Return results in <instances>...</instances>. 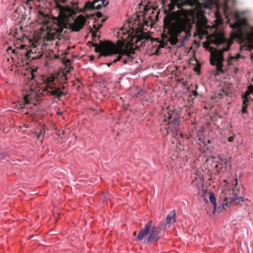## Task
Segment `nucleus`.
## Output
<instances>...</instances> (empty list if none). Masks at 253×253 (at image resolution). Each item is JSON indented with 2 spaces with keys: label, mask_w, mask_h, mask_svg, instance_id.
<instances>
[{
  "label": "nucleus",
  "mask_w": 253,
  "mask_h": 253,
  "mask_svg": "<svg viewBox=\"0 0 253 253\" xmlns=\"http://www.w3.org/2000/svg\"><path fill=\"white\" fill-rule=\"evenodd\" d=\"M67 84V83L66 82H64V84Z\"/></svg>",
  "instance_id": "obj_59"
},
{
  "label": "nucleus",
  "mask_w": 253,
  "mask_h": 253,
  "mask_svg": "<svg viewBox=\"0 0 253 253\" xmlns=\"http://www.w3.org/2000/svg\"><path fill=\"white\" fill-rule=\"evenodd\" d=\"M58 18V17L57 18H54L53 19L52 23L50 25H48V24L49 23V22L50 21V17L49 15L48 14H45L41 11H40L39 12V14L38 16V20L39 23H41L43 25V27L41 28V30L44 31V28H45L46 30H47L45 38H46L48 41L52 40L48 39V33L50 29V27L52 26V24L54 23L55 19H56Z\"/></svg>",
  "instance_id": "obj_10"
},
{
  "label": "nucleus",
  "mask_w": 253,
  "mask_h": 253,
  "mask_svg": "<svg viewBox=\"0 0 253 253\" xmlns=\"http://www.w3.org/2000/svg\"><path fill=\"white\" fill-rule=\"evenodd\" d=\"M62 80L63 81H67V75L65 73H63L62 75Z\"/></svg>",
  "instance_id": "obj_28"
},
{
  "label": "nucleus",
  "mask_w": 253,
  "mask_h": 253,
  "mask_svg": "<svg viewBox=\"0 0 253 253\" xmlns=\"http://www.w3.org/2000/svg\"><path fill=\"white\" fill-rule=\"evenodd\" d=\"M36 47H33L30 50L27 51L26 53L25 54V56L27 57L28 60H30V59H37L41 57L42 55L41 54L39 56L35 55L36 53Z\"/></svg>",
  "instance_id": "obj_17"
},
{
  "label": "nucleus",
  "mask_w": 253,
  "mask_h": 253,
  "mask_svg": "<svg viewBox=\"0 0 253 253\" xmlns=\"http://www.w3.org/2000/svg\"><path fill=\"white\" fill-rule=\"evenodd\" d=\"M164 121L168 122V126L166 127L167 134L171 133L172 136L176 137V139L183 137L179 128L181 118L178 117L176 111H169L167 114L164 115Z\"/></svg>",
  "instance_id": "obj_5"
},
{
  "label": "nucleus",
  "mask_w": 253,
  "mask_h": 253,
  "mask_svg": "<svg viewBox=\"0 0 253 253\" xmlns=\"http://www.w3.org/2000/svg\"><path fill=\"white\" fill-rule=\"evenodd\" d=\"M24 46H26V45H22V48H24Z\"/></svg>",
  "instance_id": "obj_57"
},
{
  "label": "nucleus",
  "mask_w": 253,
  "mask_h": 253,
  "mask_svg": "<svg viewBox=\"0 0 253 253\" xmlns=\"http://www.w3.org/2000/svg\"><path fill=\"white\" fill-rule=\"evenodd\" d=\"M29 103V95L25 96L24 97V105L28 104Z\"/></svg>",
  "instance_id": "obj_23"
},
{
  "label": "nucleus",
  "mask_w": 253,
  "mask_h": 253,
  "mask_svg": "<svg viewBox=\"0 0 253 253\" xmlns=\"http://www.w3.org/2000/svg\"><path fill=\"white\" fill-rule=\"evenodd\" d=\"M214 44L219 46L221 44H225V46L221 49H214V50L211 53V57L210 59L211 64L213 66H216L217 73L215 76L218 75L219 73H223V61H224L223 52L229 50L230 46L232 43L231 41H227L222 36H217L214 40Z\"/></svg>",
  "instance_id": "obj_4"
},
{
  "label": "nucleus",
  "mask_w": 253,
  "mask_h": 253,
  "mask_svg": "<svg viewBox=\"0 0 253 253\" xmlns=\"http://www.w3.org/2000/svg\"><path fill=\"white\" fill-rule=\"evenodd\" d=\"M106 20V18H103V19H102L101 21L102 22H104Z\"/></svg>",
  "instance_id": "obj_48"
},
{
  "label": "nucleus",
  "mask_w": 253,
  "mask_h": 253,
  "mask_svg": "<svg viewBox=\"0 0 253 253\" xmlns=\"http://www.w3.org/2000/svg\"><path fill=\"white\" fill-rule=\"evenodd\" d=\"M102 0V3L104 4V6H106L108 4L109 1L107 0ZM98 0H95V1H97Z\"/></svg>",
  "instance_id": "obj_30"
},
{
  "label": "nucleus",
  "mask_w": 253,
  "mask_h": 253,
  "mask_svg": "<svg viewBox=\"0 0 253 253\" xmlns=\"http://www.w3.org/2000/svg\"><path fill=\"white\" fill-rule=\"evenodd\" d=\"M235 58V57L234 56H230L228 58V59H227V62H228V64L229 65L231 64V63H232V60H234Z\"/></svg>",
  "instance_id": "obj_25"
},
{
  "label": "nucleus",
  "mask_w": 253,
  "mask_h": 253,
  "mask_svg": "<svg viewBox=\"0 0 253 253\" xmlns=\"http://www.w3.org/2000/svg\"><path fill=\"white\" fill-rule=\"evenodd\" d=\"M37 137L38 139H39V140H40L41 139L43 138H42V135L39 133L37 134Z\"/></svg>",
  "instance_id": "obj_44"
},
{
  "label": "nucleus",
  "mask_w": 253,
  "mask_h": 253,
  "mask_svg": "<svg viewBox=\"0 0 253 253\" xmlns=\"http://www.w3.org/2000/svg\"><path fill=\"white\" fill-rule=\"evenodd\" d=\"M123 62L124 64H126L127 62V60L126 59H125L124 60Z\"/></svg>",
  "instance_id": "obj_47"
},
{
  "label": "nucleus",
  "mask_w": 253,
  "mask_h": 253,
  "mask_svg": "<svg viewBox=\"0 0 253 253\" xmlns=\"http://www.w3.org/2000/svg\"><path fill=\"white\" fill-rule=\"evenodd\" d=\"M131 22H129V27L130 29L132 30V33H134V36L133 39H136L135 42L138 44L140 42V45L141 46H145L146 44L148 42H152L153 39L151 38L150 36L148 35L146 33L142 31V27L140 25L135 29H133V27H130V25Z\"/></svg>",
  "instance_id": "obj_8"
},
{
  "label": "nucleus",
  "mask_w": 253,
  "mask_h": 253,
  "mask_svg": "<svg viewBox=\"0 0 253 253\" xmlns=\"http://www.w3.org/2000/svg\"><path fill=\"white\" fill-rule=\"evenodd\" d=\"M34 72H36V70H33L31 73V75L32 76V79H34L35 78Z\"/></svg>",
  "instance_id": "obj_42"
},
{
  "label": "nucleus",
  "mask_w": 253,
  "mask_h": 253,
  "mask_svg": "<svg viewBox=\"0 0 253 253\" xmlns=\"http://www.w3.org/2000/svg\"><path fill=\"white\" fill-rule=\"evenodd\" d=\"M252 93L253 95V86L250 85L248 86V90L246 91L245 95L243 96V98L244 99L242 110V112L243 114H245L247 113L246 109L248 106V103L250 99V97L249 96Z\"/></svg>",
  "instance_id": "obj_12"
},
{
  "label": "nucleus",
  "mask_w": 253,
  "mask_h": 253,
  "mask_svg": "<svg viewBox=\"0 0 253 253\" xmlns=\"http://www.w3.org/2000/svg\"><path fill=\"white\" fill-rule=\"evenodd\" d=\"M235 184L233 189L229 190L227 193H225V197H224V202L225 203H223L222 206H229L233 202L237 201V203H244L245 199L243 197L241 196V189L240 186L238 185L237 178H235Z\"/></svg>",
  "instance_id": "obj_7"
},
{
  "label": "nucleus",
  "mask_w": 253,
  "mask_h": 253,
  "mask_svg": "<svg viewBox=\"0 0 253 253\" xmlns=\"http://www.w3.org/2000/svg\"><path fill=\"white\" fill-rule=\"evenodd\" d=\"M96 33L95 31L94 32H92V37L94 39L95 38H99V36H98L97 34H96Z\"/></svg>",
  "instance_id": "obj_33"
},
{
  "label": "nucleus",
  "mask_w": 253,
  "mask_h": 253,
  "mask_svg": "<svg viewBox=\"0 0 253 253\" xmlns=\"http://www.w3.org/2000/svg\"><path fill=\"white\" fill-rule=\"evenodd\" d=\"M192 94L194 96H195V97H197L198 95V92L196 91V90H193L192 91Z\"/></svg>",
  "instance_id": "obj_37"
},
{
  "label": "nucleus",
  "mask_w": 253,
  "mask_h": 253,
  "mask_svg": "<svg viewBox=\"0 0 253 253\" xmlns=\"http://www.w3.org/2000/svg\"><path fill=\"white\" fill-rule=\"evenodd\" d=\"M160 48L158 47L156 50V52H155V54L156 55H158L159 53H160Z\"/></svg>",
  "instance_id": "obj_43"
},
{
  "label": "nucleus",
  "mask_w": 253,
  "mask_h": 253,
  "mask_svg": "<svg viewBox=\"0 0 253 253\" xmlns=\"http://www.w3.org/2000/svg\"><path fill=\"white\" fill-rule=\"evenodd\" d=\"M149 18L151 19V20H153V19H151V17L150 16H149Z\"/></svg>",
  "instance_id": "obj_58"
},
{
  "label": "nucleus",
  "mask_w": 253,
  "mask_h": 253,
  "mask_svg": "<svg viewBox=\"0 0 253 253\" xmlns=\"http://www.w3.org/2000/svg\"><path fill=\"white\" fill-rule=\"evenodd\" d=\"M45 133V130L44 129H42V130H41V131L38 133L39 134H41L42 135V138H43V135Z\"/></svg>",
  "instance_id": "obj_34"
},
{
  "label": "nucleus",
  "mask_w": 253,
  "mask_h": 253,
  "mask_svg": "<svg viewBox=\"0 0 253 253\" xmlns=\"http://www.w3.org/2000/svg\"><path fill=\"white\" fill-rule=\"evenodd\" d=\"M170 0V3L169 4V10H172L174 8V4L173 3V1L172 0Z\"/></svg>",
  "instance_id": "obj_24"
},
{
  "label": "nucleus",
  "mask_w": 253,
  "mask_h": 253,
  "mask_svg": "<svg viewBox=\"0 0 253 253\" xmlns=\"http://www.w3.org/2000/svg\"><path fill=\"white\" fill-rule=\"evenodd\" d=\"M54 77L51 76L49 77L47 79L46 88L48 93L57 98L60 99L62 95H66V93L62 91L60 87H56L54 86Z\"/></svg>",
  "instance_id": "obj_9"
},
{
  "label": "nucleus",
  "mask_w": 253,
  "mask_h": 253,
  "mask_svg": "<svg viewBox=\"0 0 253 253\" xmlns=\"http://www.w3.org/2000/svg\"><path fill=\"white\" fill-rule=\"evenodd\" d=\"M61 88V90L62 91L65 92V93H66V94H67V92L66 91H64V90L66 89V86L63 85L62 87H60Z\"/></svg>",
  "instance_id": "obj_38"
},
{
  "label": "nucleus",
  "mask_w": 253,
  "mask_h": 253,
  "mask_svg": "<svg viewBox=\"0 0 253 253\" xmlns=\"http://www.w3.org/2000/svg\"><path fill=\"white\" fill-rule=\"evenodd\" d=\"M167 43H165L164 42H161L159 45V47L160 48H163V47H164L166 45Z\"/></svg>",
  "instance_id": "obj_31"
},
{
  "label": "nucleus",
  "mask_w": 253,
  "mask_h": 253,
  "mask_svg": "<svg viewBox=\"0 0 253 253\" xmlns=\"http://www.w3.org/2000/svg\"><path fill=\"white\" fill-rule=\"evenodd\" d=\"M71 4L73 6V7H71V6H70L71 8L72 9H75L77 7H78V6H76L77 5H78V2H75V1H72L71 2Z\"/></svg>",
  "instance_id": "obj_26"
},
{
  "label": "nucleus",
  "mask_w": 253,
  "mask_h": 253,
  "mask_svg": "<svg viewBox=\"0 0 253 253\" xmlns=\"http://www.w3.org/2000/svg\"><path fill=\"white\" fill-rule=\"evenodd\" d=\"M209 199L211 203L213 205L214 210L213 212L215 211L216 210V199L215 198L214 195L213 193H211L209 196Z\"/></svg>",
  "instance_id": "obj_18"
},
{
  "label": "nucleus",
  "mask_w": 253,
  "mask_h": 253,
  "mask_svg": "<svg viewBox=\"0 0 253 253\" xmlns=\"http://www.w3.org/2000/svg\"><path fill=\"white\" fill-rule=\"evenodd\" d=\"M92 46L95 47V51L100 53V56H107L113 54H119L117 58L113 60L111 63L107 64L108 67H110L112 63H115L121 59L123 55H126L129 58L132 59L133 55L135 54V49L132 47L126 46L123 49L120 47L111 42H100L98 45L97 43H91Z\"/></svg>",
  "instance_id": "obj_3"
},
{
  "label": "nucleus",
  "mask_w": 253,
  "mask_h": 253,
  "mask_svg": "<svg viewBox=\"0 0 253 253\" xmlns=\"http://www.w3.org/2000/svg\"><path fill=\"white\" fill-rule=\"evenodd\" d=\"M95 16L94 14H86L85 17L86 18H89L92 17H94Z\"/></svg>",
  "instance_id": "obj_36"
},
{
  "label": "nucleus",
  "mask_w": 253,
  "mask_h": 253,
  "mask_svg": "<svg viewBox=\"0 0 253 253\" xmlns=\"http://www.w3.org/2000/svg\"><path fill=\"white\" fill-rule=\"evenodd\" d=\"M200 66H196L194 68V71L195 72H199L200 71Z\"/></svg>",
  "instance_id": "obj_40"
},
{
  "label": "nucleus",
  "mask_w": 253,
  "mask_h": 253,
  "mask_svg": "<svg viewBox=\"0 0 253 253\" xmlns=\"http://www.w3.org/2000/svg\"><path fill=\"white\" fill-rule=\"evenodd\" d=\"M166 0H162V2H163V4H165V2H166Z\"/></svg>",
  "instance_id": "obj_49"
},
{
  "label": "nucleus",
  "mask_w": 253,
  "mask_h": 253,
  "mask_svg": "<svg viewBox=\"0 0 253 253\" xmlns=\"http://www.w3.org/2000/svg\"><path fill=\"white\" fill-rule=\"evenodd\" d=\"M102 5L105 6L102 3V0H98L97 1H95V0H93V2L88 1L85 3L84 8H79L78 12L84 13L86 11L89 10L100 9L102 7Z\"/></svg>",
  "instance_id": "obj_11"
},
{
  "label": "nucleus",
  "mask_w": 253,
  "mask_h": 253,
  "mask_svg": "<svg viewBox=\"0 0 253 253\" xmlns=\"http://www.w3.org/2000/svg\"><path fill=\"white\" fill-rule=\"evenodd\" d=\"M213 0H206L204 3V6L205 8H210L212 6Z\"/></svg>",
  "instance_id": "obj_20"
},
{
  "label": "nucleus",
  "mask_w": 253,
  "mask_h": 253,
  "mask_svg": "<svg viewBox=\"0 0 253 253\" xmlns=\"http://www.w3.org/2000/svg\"><path fill=\"white\" fill-rule=\"evenodd\" d=\"M145 18H146V15H145V17L144 18V25H146V26H148V24H149V22L145 20Z\"/></svg>",
  "instance_id": "obj_39"
},
{
  "label": "nucleus",
  "mask_w": 253,
  "mask_h": 253,
  "mask_svg": "<svg viewBox=\"0 0 253 253\" xmlns=\"http://www.w3.org/2000/svg\"><path fill=\"white\" fill-rule=\"evenodd\" d=\"M222 165H220V164H217L215 166L217 170L222 169Z\"/></svg>",
  "instance_id": "obj_32"
},
{
  "label": "nucleus",
  "mask_w": 253,
  "mask_h": 253,
  "mask_svg": "<svg viewBox=\"0 0 253 253\" xmlns=\"http://www.w3.org/2000/svg\"><path fill=\"white\" fill-rule=\"evenodd\" d=\"M215 17L217 20H219L220 21H222V19L220 18V14L218 12H216L215 13Z\"/></svg>",
  "instance_id": "obj_29"
},
{
  "label": "nucleus",
  "mask_w": 253,
  "mask_h": 253,
  "mask_svg": "<svg viewBox=\"0 0 253 253\" xmlns=\"http://www.w3.org/2000/svg\"><path fill=\"white\" fill-rule=\"evenodd\" d=\"M89 43H91V42H88V44H89Z\"/></svg>",
  "instance_id": "obj_61"
},
{
  "label": "nucleus",
  "mask_w": 253,
  "mask_h": 253,
  "mask_svg": "<svg viewBox=\"0 0 253 253\" xmlns=\"http://www.w3.org/2000/svg\"><path fill=\"white\" fill-rule=\"evenodd\" d=\"M198 87V85H195V88H196V89H197Z\"/></svg>",
  "instance_id": "obj_54"
},
{
  "label": "nucleus",
  "mask_w": 253,
  "mask_h": 253,
  "mask_svg": "<svg viewBox=\"0 0 253 253\" xmlns=\"http://www.w3.org/2000/svg\"><path fill=\"white\" fill-rule=\"evenodd\" d=\"M130 93L132 97L139 98L144 95L145 91L138 86L131 89Z\"/></svg>",
  "instance_id": "obj_16"
},
{
  "label": "nucleus",
  "mask_w": 253,
  "mask_h": 253,
  "mask_svg": "<svg viewBox=\"0 0 253 253\" xmlns=\"http://www.w3.org/2000/svg\"><path fill=\"white\" fill-rule=\"evenodd\" d=\"M250 47H251V49H253V45H251L250 46Z\"/></svg>",
  "instance_id": "obj_53"
},
{
  "label": "nucleus",
  "mask_w": 253,
  "mask_h": 253,
  "mask_svg": "<svg viewBox=\"0 0 253 253\" xmlns=\"http://www.w3.org/2000/svg\"><path fill=\"white\" fill-rule=\"evenodd\" d=\"M245 23L244 21H236L234 23L231 25V27L233 29H237L239 30V33L237 34V37L242 38L243 36V34L242 32V26Z\"/></svg>",
  "instance_id": "obj_14"
},
{
  "label": "nucleus",
  "mask_w": 253,
  "mask_h": 253,
  "mask_svg": "<svg viewBox=\"0 0 253 253\" xmlns=\"http://www.w3.org/2000/svg\"><path fill=\"white\" fill-rule=\"evenodd\" d=\"M219 160L220 162H218L220 165L225 166V170L230 171L232 169V158L231 157H219Z\"/></svg>",
  "instance_id": "obj_13"
},
{
  "label": "nucleus",
  "mask_w": 253,
  "mask_h": 253,
  "mask_svg": "<svg viewBox=\"0 0 253 253\" xmlns=\"http://www.w3.org/2000/svg\"><path fill=\"white\" fill-rule=\"evenodd\" d=\"M149 233V236L145 242L150 243L153 241L158 240L160 238L158 228L156 226H152V221H148L145 224L144 228L140 231L136 237L137 241H141Z\"/></svg>",
  "instance_id": "obj_6"
},
{
  "label": "nucleus",
  "mask_w": 253,
  "mask_h": 253,
  "mask_svg": "<svg viewBox=\"0 0 253 253\" xmlns=\"http://www.w3.org/2000/svg\"><path fill=\"white\" fill-rule=\"evenodd\" d=\"M67 62H70V60L69 59H68V60H67Z\"/></svg>",
  "instance_id": "obj_56"
},
{
  "label": "nucleus",
  "mask_w": 253,
  "mask_h": 253,
  "mask_svg": "<svg viewBox=\"0 0 253 253\" xmlns=\"http://www.w3.org/2000/svg\"><path fill=\"white\" fill-rule=\"evenodd\" d=\"M67 1V0H56V6L57 7V8L58 9V7H57V3L58 2L60 5H61L59 3V2H61L62 3H66Z\"/></svg>",
  "instance_id": "obj_27"
},
{
  "label": "nucleus",
  "mask_w": 253,
  "mask_h": 253,
  "mask_svg": "<svg viewBox=\"0 0 253 253\" xmlns=\"http://www.w3.org/2000/svg\"><path fill=\"white\" fill-rule=\"evenodd\" d=\"M164 32L163 39H168L171 45H176L178 42V37L182 33L187 35L191 28L190 20L186 10L181 9L167 14L164 18Z\"/></svg>",
  "instance_id": "obj_2"
},
{
  "label": "nucleus",
  "mask_w": 253,
  "mask_h": 253,
  "mask_svg": "<svg viewBox=\"0 0 253 253\" xmlns=\"http://www.w3.org/2000/svg\"><path fill=\"white\" fill-rule=\"evenodd\" d=\"M96 16L98 18H101L102 16V13L101 12L98 11L96 13Z\"/></svg>",
  "instance_id": "obj_35"
},
{
  "label": "nucleus",
  "mask_w": 253,
  "mask_h": 253,
  "mask_svg": "<svg viewBox=\"0 0 253 253\" xmlns=\"http://www.w3.org/2000/svg\"><path fill=\"white\" fill-rule=\"evenodd\" d=\"M234 140V137L233 136H230L228 138V141L230 142H232Z\"/></svg>",
  "instance_id": "obj_41"
},
{
  "label": "nucleus",
  "mask_w": 253,
  "mask_h": 253,
  "mask_svg": "<svg viewBox=\"0 0 253 253\" xmlns=\"http://www.w3.org/2000/svg\"><path fill=\"white\" fill-rule=\"evenodd\" d=\"M235 58H234V60L235 59H238L240 57V55L239 54H237L236 56H234Z\"/></svg>",
  "instance_id": "obj_45"
},
{
  "label": "nucleus",
  "mask_w": 253,
  "mask_h": 253,
  "mask_svg": "<svg viewBox=\"0 0 253 253\" xmlns=\"http://www.w3.org/2000/svg\"><path fill=\"white\" fill-rule=\"evenodd\" d=\"M57 5L59 14L48 31V38L49 40L59 39L60 36L66 33V31L64 32V29L69 27L72 31L78 32L84 27L86 23V18L83 15L78 16L73 23H68L69 18L77 14L79 7L72 9L69 5L63 6L58 2Z\"/></svg>",
  "instance_id": "obj_1"
},
{
  "label": "nucleus",
  "mask_w": 253,
  "mask_h": 253,
  "mask_svg": "<svg viewBox=\"0 0 253 253\" xmlns=\"http://www.w3.org/2000/svg\"><path fill=\"white\" fill-rule=\"evenodd\" d=\"M133 234L134 236L136 235V231H135L133 233Z\"/></svg>",
  "instance_id": "obj_52"
},
{
  "label": "nucleus",
  "mask_w": 253,
  "mask_h": 253,
  "mask_svg": "<svg viewBox=\"0 0 253 253\" xmlns=\"http://www.w3.org/2000/svg\"><path fill=\"white\" fill-rule=\"evenodd\" d=\"M90 58L91 60H93L94 57L93 56H90Z\"/></svg>",
  "instance_id": "obj_50"
},
{
  "label": "nucleus",
  "mask_w": 253,
  "mask_h": 253,
  "mask_svg": "<svg viewBox=\"0 0 253 253\" xmlns=\"http://www.w3.org/2000/svg\"><path fill=\"white\" fill-rule=\"evenodd\" d=\"M152 13H154V10L153 9H152V12H151Z\"/></svg>",
  "instance_id": "obj_60"
},
{
  "label": "nucleus",
  "mask_w": 253,
  "mask_h": 253,
  "mask_svg": "<svg viewBox=\"0 0 253 253\" xmlns=\"http://www.w3.org/2000/svg\"><path fill=\"white\" fill-rule=\"evenodd\" d=\"M7 156V154L6 152H0V160L5 159Z\"/></svg>",
  "instance_id": "obj_21"
},
{
  "label": "nucleus",
  "mask_w": 253,
  "mask_h": 253,
  "mask_svg": "<svg viewBox=\"0 0 253 253\" xmlns=\"http://www.w3.org/2000/svg\"><path fill=\"white\" fill-rule=\"evenodd\" d=\"M58 114L59 115H61L62 114V112H58Z\"/></svg>",
  "instance_id": "obj_51"
},
{
  "label": "nucleus",
  "mask_w": 253,
  "mask_h": 253,
  "mask_svg": "<svg viewBox=\"0 0 253 253\" xmlns=\"http://www.w3.org/2000/svg\"><path fill=\"white\" fill-rule=\"evenodd\" d=\"M250 32H247V36L250 41H253V26L249 27Z\"/></svg>",
  "instance_id": "obj_19"
},
{
  "label": "nucleus",
  "mask_w": 253,
  "mask_h": 253,
  "mask_svg": "<svg viewBox=\"0 0 253 253\" xmlns=\"http://www.w3.org/2000/svg\"><path fill=\"white\" fill-rule=\"evenodd\" d=\"M190 30H191V29H190V31H189V32H188V33L187 35H188V34H189V35H190V33H190ZM185 35H186V36H187V35H186V34H185Z\"/></svg>",
  "instance_id": "obj_55"
},
{
  "label": "nucleus",
  "mask_w": 253,
  "mask_h": 253,
  "mask_svg": "<svg viewBox=\"0 0 253 253\" xmlns=\"http://www.w3.org/2000/svg\"><path fill=\"white\" fill-rule=\"evenodd\" d=\"M33 1V0H27V3L29 5H30V2Z\"/></svg>",
  "instance_id": "obj_46"
},
{
  "label": "nucleus",
  "mask_w": 253,
  "mask_h": 253,
  "mask_svg": "<svg viewBox=\"0 0 253 253\" xmlns=\"http://www.w3.org/2000/svg\"><path fill=\"white\" fill-rule=\"evenodd\" d=\"M176 212L175 210L171 211L167 215L166 220H167V224L166 225H168V227H169L170 225L175 222L176 219Z\"/></svg>",
  "instance_id": "obj_15"
},
{
  "label": "nucleus",
  "mask_w": 253,
  "mask_h": 253,
  "mask_svg": "<svg viewBox=\"0 0 253 253\" xmlns=\"http://www.w3.org/2000/svg\"><path fill=\"white\" fill-rule=\"evenodd\" d=\"M102 25L101 24H98L97 25H93V28L95 29V31L96 32H97L99 30V29L102 27Z\"/></svg>",
  "instance_id": "obj_22"
}]
</instances>
